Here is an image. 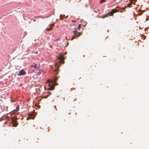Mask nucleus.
<instances>
[{
  "label": "nucleus",
  "instance_id": "nucleus-1",
  "mask_svg": "<svg viewBox=\"0 0 149 149\" xmlns=\"http://www.w3.org/2000/svg\"><path fill=\"white\" fill-rule=\"evenodd\" d=\"M12 123L14 126L16 127L18 125L17 122V118L15 117H13L12 118Z\"/></svg>",
  "mask_w": 149,
  "mask_h": 149
},
{
  "label": "nucleus",
  "instance_id": "nucleus-2",
  "mask_svg": "<svg viewBox=\"0 0 149 149\" xmlns=\"http://www.w3.org/2000/svg\"><path fill=\"white\" fill-rule=\"evenodd\" d=\"M61 61V63H63L64 62V60L65 59V57L62 54H60L59 57L58 58Z\"/></svg>",
  "mask_w": 149,
  "mask_h": 149
},
{
  "label": "nucleus",
  "instance_id": "nucleus-3",
  "mask_svg": "<svg viewBox=\"0 0 149 149\" xmlns=\"http://www.w3.org/2000/svg\"><path fill=\"white\" fill-rule=\"evenodd\" d=\"M35 118L34 116L33 115V114L31 113L29 114V116L27 118V120H29V119H34Z\"/></svg>",
  "mask_w": 149,
  "mask_h": 149
},
{
  "label": "nucleus",
  "instance_id": "nucleus-4",
  "mask_svg": "<svg viewBox=\"0 0 149 149\" xmlns=\"http://www.w3.org/2000/svg\"><path fill=\"white\" fill-rule=\"evenodd\" d=\"M26 73V72L24 70H22L19 72L18 75L19 76L24 75Z\"/></svg>",
  "mask_w": 149,
  "mask_h": 149
},
{
  "label": "nucleus",
  "instance_id": "nucleus-5",
  "mask_svg": "<svg viewBox=\"0 0 149 149\" xmlns=\"http://www.w3.org/2000/svg\"><path fill=\"white\" fill-rule=\"evenodd\" d=\"M117 10L115 9H113L110 13H109L108 14H109L111 15H112L114 13H115L117 12Z\"/></svg>",
  "mask_w": 149,
  "mask_h": 149
},
{
  "label": "nucleus",
  "instance_id": "nucleus-6",
  "mask_svg": "<svg viewBox=\"0 0 149 149\" xmlns=\"http://www.w3.org/2000/svg\"><path fill=\"white\" fill-rule=\"evenodd\" d=\"M54 88V86H53L51 87H49L48 88V90H53Z\"/></svg>",
  "mask_w": 149,
  "mask_h": 149
},
{
  "label": "nucleus",
  "instance_id": "nucleus-7",
  "mask_svg": "<svg viewBox=\"0 0 149 149\" xmlns=\"http://www.w3.org/2000/svg\"><path fill=\"white\" fill-rule=\"evenodd\" d=\"M37 67V64L36 63H33V65L31 66V67L36 68Z\"/></svg>",
  "mask_w": 149,
  "mask_h": 149
},
{
  "label": "nucleus",
  "instance_id": "nucleus-8",
  "mask_svg": "<svg viewBox=\"0 0 149 149\" xmlns=\"http://www.w3.org/2000/svg\"><path fill=\"white\" fill-rule=\"evenodd\" d=\"M73 32L74 33V34L76 36H78L77 34L78 33V32L77 31H73Z\"/></svg>",
  "mask_w": 149,
  "mask_h": 149
},
{
  "label": "nucleus",
  "instance_id": "nucleus-9",
  "mask_svg": "<svg viewBox=\"0 0 149 149\" xmlns=\"http://www.w3.org/2000/svg\"><path fill=\"white\" fill-rule=\"evenodd\" d=\"M42 71L41 69H39V71L38 73V75H40L41 74Z\"/></svg>",
  "mask_w": 149,
  "mask_h": 149
},
{
  "label": "nucleus",
  "instance_id": "nucleus-10",
  "mask_svg": "<svg viewBox=\"0 0 149 149\" xmlns=\"http://www.w3.org/2000/svg\"><path fill=\"white\" fill-rule=\"evenodd\" d=\"M136 0H131L130 1L131 2V3L130 4H128L127 6V7H129L132 4V2L133 1H136Z\"/></svg>",
  "mask_w": 149,
  "mask_h": 149
},
{
  "label": "nucleus",
  "instance_id": "nucleus-11",
  "mask_svg": "<svg viewBox=\"0 0 149 149\" xmlns=\"http://www.w3.org/2000/svg\"><path fill=\"white\" fill-rule=\"evenodd\" d=\"M81 27V24H79L78 26L77 27L78 29V30H79L80 28Z\"/></svg>",
  "mask_w": 149,
  "mask_h": 149
},
{
  "label": "nucleus",
  "instance_id": "nucleus-12",
  "mask_svg": "<svg viewBox=\"0 0 149 149\" xmlns=\"http://www.w3.org/2000/svg\"><path fill=\"white\" fill-rule=\"evenodd\" d=\"M106 0H100V3L102 4L103 2H105Z\"/></svg>",
  "mask_w": 149,
  "mask_h": 149
},
{
  "label": "nucleus",
  "instance_id": "nucleus-13",
  "mask_svg": "<svg viewBox=\"0 0 149 149\" xmlns=\"http://www.w3.org/2000/svg\"><path fill=\"white\" fill-rule=\"evenodd\" d=\"M108 14H107L106 15H103L102 16H101V18H104L105 17H107Z\"/></svg>",
  "mask_w": 149,
  "mask_h": 149
},
{
  "label": "nucleus",
  "instance_id": "nucleus-14",
  "mask_svg": "<svg viewBox=\"0 0 149 149\" xmlns=\"http://www.w3.org/2000/svg\"><path fill=\"white\" fill-rule=\"evenodd\" d=\"M58 80L57 78L56 77L54 78V82L55 84H56V81Z\"/></svg>",
  "mask_w": 149,
  "mask_h": 149
},
{
  "label": "nucleus",
  "instance_id": "nucleus-15",
  "mask_svg": "<svg viewBox=\"0 0 149 149\" xmlns=\"http://www.w3.org/2000/svg\"><path fill=\"white\" fill-rule=\"evenodd\" d=\"M47 83H49V84L50 83H52V80H48L47 81Z\"/></svg>",
  "mask_w": 149,
  "mask_h": 149
},
{
  "label": "nucleus",
  "instance_id": "nucleus-16",
  "mask_svg": "<svg viewBox=\"0 0 149 149\" xmlns=\"http://www.w3.org/2000/svg\"><path fill=\"white\" fill-rule=\"evenodd\" d=\"M52 29V28L51 27H50L49 28H47L46 30H47L48 31H49L51 30Z\"/></svg>",
  "mask_w": 149,
  "mask_h": 149
},
{
  "label": "nucleus",
  "instance_id": "nucleus-17",
  "mask_svg": "<svg viewBox=\"0 0 149 149\" xmlns=\"http://www.w3.org/2000/svg\"><path fill=\"white\" fill-rule=\"evenodd\" d=\"M75 36H73L72 37V38L71 39V40H73L74 39Z\"/></svg>",
  "mask_w": 149,
  "mask_h": 149
},
{
  "label": "nucleus",
  "instance_id": "nucleus-18",
  "mask_svg": "<svg viewBox=\"0 0 149 149\" xmlns=\"http://www.w3.org/2000/svg\"><path fill=\"white\" fill-rule=\"evenodd\" d=\"M49 95H46L45 96V98H47L49 96Z\"/></svg>",
  "mask_w": 149,
  "mask_h": 149
},
{
  "label": "nucleus",
  "instance_id": "nucleus-19",
  "mask_svg": "<svg viewBox=\"0 0 149 149\" xmlns=\"http://www.w3.org/2000/svg\"><path fill=\"white\" fill-rule=\"evenodd\" d=\"M18 110V109H17V110H15V112H17Z\"/></svg>",
  "mask_w": 149,
  "mask_h": 149
},
{
  "label": "nucleus",
  "instance_id": "nucleus-20",
  "mask_svg": "<svg viewBox=\"0 0 149 149\" xmlns=\"http://www.w3.org/2000/svg\"><path fill=\"white\" fill-rule=\"evenodd\" d=\"M125 7H124V8H122V9H123V10H124V9H125Z\"/></svg>",
  "mask_w": 149,
  "mask_h": 149
},
{
  "label": "nucleus",
  "instance_id": "nucleus-21",
  "mask_svg": "<svg viewBox=\"0 0 149 149\" xmlns=\"http://www.w3.org/2000/svg\"><path fill=\"white\" fill-rule=\"evenodd\" d=\"M81 33H79L78 35H81Z\"/></svg>",
  "mask_w": 149,
  "mask_h": 149
},
{
  "label": "nucleus",
  "instance_id": "nucleus-22",
  "mask_svg": "<svg viewBox=\"0 0 149 149\" xmlns=\"http://www.w3.org/2000/svg\"><path fill=\"white\" fill-rule=\"evenodd\" d=\"M68 17V16H67L65 17V18H67Z\"/></svg>",
  "mask_w": 149,
  "mask_h": 149
},
{
  "label": "nucleus",
  "instance_id": "nucleus-23",
  "mask_svg": "<svg viewBox=\"0 0 149 149\" xmlns=\"http://www.w3.org/2000/svg\"><path fill=\"white\" fill-rule=\"evenodd\" d=\"M17 107H19V106L18 105L17 106Z\"/></svg>",
  "mask_w": 149,
  "mask_h": 149
},
{
  "label": "nucleus",
  "instance_id": "nucleus-24",
  "mask_svg": "<svg viewBox=\"0 0 149 149\" xmlns=\"http://www.w3.org/2000/svg\"><path fill=\"white\" fill-rule=\"evenodd\" d=\"M34 21H36V20H34Z\"/></svg>",
  "mask_w": 149,
  "mask_h": 149
},
{
  "label": "nucleus",
  "instance_id": "nucleus-25",
  "mask_svg": "<svg viewBox=\"0 0 149 149\" xmlns=\"http://www.w3.org/2000/svg\"><path fill=\"white\" fill-rule=\"evenodd\" d=\"M54 26V25H52V26Z\"/></svg>",
  "mask_w": 149,
  "mask_h": 149
}]
</instances>
